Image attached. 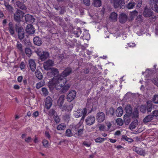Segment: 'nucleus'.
I'll use <instances>...</instances> for the list:
<instances>
[{"label": "nucleus", "mask_w": 158, "mask_h": 158, "mask_svg": "<svg viewBox=\"0 0 158 158\" xmlns=\"http://www.w3.org/2000/svg\"><path fill=\"white\" fill-rule=\"evenodd\" d=\"M66 82V78H62L61 76H58L52 79L49 81L48 85L50 89L55 88L57 90L61 89V92L65 93L70 87L69 85H65Z\"/></svg>", "instance_id": "nucleus-1"}, {"label": "nucleus", "mask_w": 158, "mask_h": 158, "mask_svg": "<svg viewBox=\"0 0 158 158\" xmlns=\"http://www.w3.org/2000/svg\"><path fill=\"white\" fill-rule=\"evenodd\" d=\"M89 104L88 102H87L86 104V108H84L83 110L79 109L77 110L75 112L74 114V116L75 117L78 118L82 116L81 119H84L87 112V108H89ZM90 108H91V110L90 111V112L94 110V109L93 108L91 105H90Z\"/></svg>", "instance_id": "nucleus-2"}, {"label": "nucleus", "mask_w": 158, "mask_h": 158, "mask_svg": "<svg viewBox=\"0 0 158 158\" xmlns=\"http://www.w3.org/2000/svg\"><path fill=\"white\" fill-rule=\"evenodd\" d=\"M35 52L39 56V59L41 61H45L49 56V53L41 48H37Z\"/></svg>", "instance_id": "nucleus-3"}, {"label": "nucleus", "mask_w": 158, "mask_h": 158, "mask_svg": "<svg viewBox=\"0 0 158 158\" xmlns=\"http://www.w3.org/2000/svg\"><path fill=\"white\" fill-rule=\"evenodd\" d=\"M72 131L75 135L81 136L84 131V127L82 124L79 123L72 128Z\"/></svg>", "instance_id": "nucleus-4"}, {"label": "nucleus", "mask_w": 158, "mask_h": 158, "mask_svg": "<svg viewBox=\"0 0 158 158\" xmlns=\"http://www.w3.org/2000/svg\"><path fill=\"white\" fill-rule=\"evenodd\" d=\"M15 31L18 33L19 39L20 40L23 39L24 37V31L23 27L19 24H16Z\"/></svg>", "instance_id": "nucleus-5"}, {"label": "nucleus", "mask_w": 158, "mask_h": 158, "mask_svg": "<svg viewBox=\"0 0 158 158\" xmlns=\"http://www.w3.org/2000/svg\"><path fill=\"white\" fill-rule=\"evenodd\" d=\"M24 15V13L22 11L18 10L14 14V20L17 22L20 23Z\"/></svg>", "instance_id": "nucleus-6"}, {"label": "nucleus", "mask_w": 158, "mask_h": 158, "mask_svg": "<svg viewBox=\"0 0 158 158\" xmlns=\"http://www.w3.org/2000/svg\"><path fill=\"white\" fill-rule=\"evenodd\" d=\"M152 105L151 103H148L147 106L141 105L139 108L140 111L143 113H145L147 110L148 113L151 112L152 109Z\"/></svg>", "instance_id": "nucleus-7"}, {"label": "nucleus", "mask_w": 158, "mask_h": 158, "mask_svg": "<svg viewBox=\"0 0 158 158\" xmlns=\"http://www.w3.org/2000/svg\"><path fill=\"white\" fill-rule=\"evenodd\" d=\"M113 4L115 8H120L123 9L125 6L124 0H113Z\"/></svg>", "instance_id": "nucleus-8"}, {"label": "nucleus", "mask_w": 158, "mask_h": 158, "mask_svg": "<svg viewBox=\"0 0 158 158\" xmlns=\"http://www.w3.org/2000/svg\"><path fill=\"white\" fill-rule=\"evenodd\" d=\"M76 92L74 90L70 91L67 95V99L69 102L73 101L76 97Z\"/></svg>", "instance_id": "nucleus-9"}, {"label": "nucleus", "mask_w": 158, "mask_h": 158, "mask_svg": "<svg viewBox=\"0 0 158 158\" xmlns=\"http://www.w3.org/2000/svg\"><path fill=\"white\" fill-rule=\"evenodd\" d=\"M53 61L51 60H48L44 64V69L46 70H48L51 69V67L54 64Z\"/></svg>", "instance_id": "nucleus-10"}, {"label": "nucleus", "mask_w": 158, "mask_h": 158, "mask_svg": "<svg viewBox=\"0 0 158 158\" xmlns=\"http://www.w3.org/2000/svg\"><path fill=\"white\" fill-rule=\"evenodd\" d=\"M72 70L71 68L67 67L62 73L60 76L62 78H65L67 76L69 75L72 72Z\"/></svg>", "instance_id": "nucleus-11"}, {"label": "nucleus", "mask_w": 158, "mask_h": 158, "mask_svg": "<svg viewBox=\"0 0 158 158\" xmlns=\"http://www.w3.org/2000/svg\"><path fill=\"white\" fill-rule=\"evenodd\" d=\"M52 100L49 96L47 97L45 100V106L47 109H49L52 104Z\"/></svg>", "instance_id": "nucleus-12"}, {"label": "nucleus", "mask_w": 158, "mask_h": 158, "mask_svg": "<svg viewBox=\"0 0 158 158\" xmlns=\"http://www.w3.org/2000/svg\"><path fill=\"white\" fill-rule=\"evenodd\" d=\"M8 30L11 35H13L15 34V26L12 22H10L8 24Z\"/></svg>", "instance_id": "nucleus-13"}, {"label": "nucleus", "mask_w": 158, "mask_h": 158, "mask_svg": "<svg viewBox=\"0 0 158 158\" xmlns=\"http://www.w3.org/2000/svg\"><path fill=\"white\" fill-rule=\"evenodd\" d=\"M50 69V72L48 73L49 76H51V77H54L60 75H59V72L58 69L54 68H52Z\"/></svg>", "instance_id": "nucleus-14"}, {"label": "nucleus", "mask_w": 158, "mask_h": 158, "mask_svg": "<svg viewBox=\"0 0 158 158\" xmlns=\"http://www.w3.org/2000/svg\"><path fill=\"white\" fill-rule=\"evenodd\" d=\"M26 31L29 34H33L35 30V29L32 24H28L27 26Z\"/></svg>", "instance_id": "nucleus-15"}, {"label": "nucleus", "mask_w": 158, "mask_h": 158, "mask_svg": "<svg viewBox=\"0 0 158 158\" xmlns=\"http://www.w3.org/2000/svg\"><path fill=\"white\" fill-rule=\"evenodd\" d=\"M97 120L99 123L103 122L105 118V115L103 112H99L97 114L96 117Z\"/></svg>", "instance_id": "nucleus-16"}, {"label": "nucleus", "mask_w": 158, "mask_h": 158, "mask_svg": "<svg viewBox=\"0 0 158 158\" xmlns=\"http://www.w3.org/2000/svg\"><path fill=\"white\" fill-rule=\"evenodd\" d=\"M133 150L137 154L140 156H144L145 155V151L142 148L134 146L133 148Z\"/></svg>", "instance_id": "nucleus-17"}, {"label": "nucleus", "mask_w": 158, "mask_h": 158, "mask_svg": "<svg viewBox=\"0 0 158 158\" xmlns=\"http://www.w3.org/2000/svg\"><path fill=\"white\" fill-rule=\"evenodd\" d=\"M127 15L124 13L120 14L119 17V22L121 23H125L127 21Z\"/></svg>", "instance_id": "nucleus-18"}, {"label": "nucleus", "mask_w": 158, "mask_h": 158, "mask_svg": "<svg viewBox=\"0 0 158 158\" xmlns=\"http://www.w3.org/2000/svg\"><path fill=\"white\" fill-rule=\"evenodd\" d=\"M95 118L94 116H88L85 120V122L87 125L90 126L93 124L95 122Z\"/></svg>", "instance_id": "nucleus-19"}, {"label": "nucleus", "mask_w": 158, "mask_h": 158, "mask_svg": "<svg viewBox=\"0 0 158 158\" xmlns=\"http://www.w3.org/2000/svg\"><path fill=\"white\" fill-rule=\"evenodd\" d=\"M65 96L64 95H61L57 101L58 105L60 108L62 109L63 104Z\"/></svg>", "instance_id": "nucleus-20"}, {"label": "nucleus", "mask_w": 158, "mask_h": 158, "mask_svg": "<svg viewBox=\"0 0 158 158\" xmlns=\"http://www.w3.org/2000/svg\"><path fill=\"white\" fill-rule=\"evenodd\" d=\"M150 2L152 6L154 5L153 10L158 12V0H150Z\"/></svg>", "instance_id": "nucleus-21"}, {"label": "nucleus", "mask_w": 158, "mask_h": 158, "mask_svg": "<svg viewBox=\"0 0 158 158\" xmlns=\"http://www.w3.org/2000/svg\"><path fill=\"white\" fill-rule=\"evenodd\" d=\"M30 68L32 71H34L36 69V64L34 60L30 59L29 60Z\"/></svg>", "instance_id": "nucleus-22"}, {"label": "nucleus", "mask_w": 158, "mask_h": 158, "mask_svg": "<svg viewBox=\"0 0 158 158\" xmlns=\"http://www.w3.org/2000/svg\"><path fill=\"white\" fill-rule=\"evenodd\" d=\"M152 12L150 9L145 8L143 12V15L145 17H150L152 15Z\"/></svg>", "instance_id": "nucleus-23"}, {"label": "nucleus", "mask_w": 158, "mask_h": 158, "mask_svg": "<svg viewBox=\"0 0 158 158\" xmlns=\"http://www.w3.org/2000/svg\"><path fill=\"white\" fill-rule=\"evenodd\" d=\"M25 21L27 22L33 23L35 21V19L33 16L30 15H26L25 16Z\"/></svg>", "instance_id": "nucleus-24"}, {"label": "nucleus", "mask_w": 158, "mask_h": 158, "mask_svg": "<svg viewBox=\"0 0 158 158\" xmlns=\"http://www.w3.org/2000/svg\"><path fill=\"white\" fill-rule=\"evenodd\" d=\"M33 42L34 44L38 46H40L42 43L41 38L38 36L34 38Z\"/></svg>", "instance_id": "nucleus-25"}, {"label": "nucleus", "mask_w": 158, "mask_h": 158, "mask_svg": "<svg viewBox=\"0 0 158 158\" xmlns=\"http://www.w3.org/2000/svg\"><path fill=\"white\" fill-rule=\"evenodd\" d=\"M15 4L18 7L22 10H25L27 9L25 5L19 1H17L16 2Z\"/></svg>", "instance_id": "nucleus-26"}, {"label": "nucleus", "mask_w": 158, "mask_h": 158, "mask_svg": "<svg viewBox=\"0 0 158 158\" xmlns=\"http://www.w3.org/2000/svg\"><path fill=\"white\" fill-rule=\"evenodd\" d=\"M110 18L111 21L115 22L117 19V14L115 12H113L111 13Z\"/></svg>", "instance_id": "nucleus-27"}, {"label": "nucleus", "mask_w": 158, "mask_h": 158, "mask_svg": "<svg viewBox=\"0 0 158 158\" xmlns=\"http://www.w3.org/2000/svg\"><path fill=\"white\" fill-rule=\"evenodd\" d=\"M123 111L122 108L120 106L118 107L116 111V114L117 117H121L123 114Z\"/></svg>", "instance_id": "nucleus-28"}, {"label": "nucleus", "mask_w": 158, "mask_h": 158, "mask_svg": "<svg viewBox=\"0 0 158 158\" xmlns=\"http://www.w3.org/2000/svg\"><path fill=\"white\" fill-rule=\"evenodd\" d=\"M126 112L129 115H131L132 114V109L130 105H127L125 107Z\"/></svg>", "instance_id": "nucleus-29"}, {"label": "nucleus", "mask_w": 158, "mask_h": 158, "mask_svg": "<svg viewBox=\"0 0 158 158\" xmlns=\"http://www.w3.org/2000/svg\"><path fill=\"white\" fill-rule=\"evenodd\" d=\"M153 119V116L152 115H149L145 117L143 120V121L144 123H148L151 121Z\"/></svg>", "instance_id": "nucleus-30"}, {"label": "nucleus", "mask_w": 158, "mask_h": 158, "mask_svg": "<svg viewBox=\"0 0 158 158\" xmlns=\"http://www.w3.org/2000/svg\"><path fill=\"white\" fill-rule=\"evenodd\" d=\"M138 121L137 120L133 121L130 125L129 128L130 129H134L138 125Z\"/></svg>", "instance_id": "nucleus-31"}, {"label": "nucleus", "mask_w": 158, "mask_h": 158, "mask_svg": "<svg viewBox=\"0 0 158 158\" xmlns=\"http://www.w3.org/2000/svg\"><path fill=\"white\" fill-rule=\"evenodd\" d=\"M73 33L77 37H79L82 33V31L79 27H78L76 30L73 31Z\"/></svg>", "instance_id": "nucleus-32"}, {"label": "nucleus", "mask_w": 158, "mask_h": 158, "mask_svg": "<svg viewBox=\"0 0 158 158\" xmlns=\"http://www.w3.org/2000/svg\"><path fill=\"white\" fill-rule=\"evenodd\" d=\"M35 75L37 78L39 80H41L43 78V75L41 72L38 70L35 71Z\"/></svg>", "instance_id": "nucleus-33"}, {"label": "nucleus", "mask_w": 158, "mask_h": 158, "mask_svg": "<svg viewBox=\"0 0 158 158\" xmlns=\"http://www.w3.org/2000/svg\"><path fill=\"white\" fill-rule=\"evenodd\" d=\"M66 126V125L65 124L62 123L57 126V130L59 131L63 130L65 129Z\"/></svg>", "instance_id": "nucleus-34"}, {"label": "nucleus", "mask_w": 158, "mask_h": 158, "mask_svg": "<svg viewBox=\"0 0 158 158\" xmlns=\"http://www.w3.org/2000/svg\"><path fill=\"white\" fill-rule=\"evenodd\" d=\"M94 6L96 7H99L101 5V1L100 0H94Z\"/></svg>", "instance_id": "nucleus-35"}, {"label": "nucleus", "mask_w": 158, "mask_h": 158, "mask_svg": "<svg viewBox=\"0 0 158 158\" xmlns=\"http://www.w3.org/2000/svg\"><path fill=\"white\" fill-rule=\"evenodd\" d=\"M121 139L122 140H126L129 142H131L133 141L132 139L128 138L127 136L125 135H123Z\"/></svg>", "instance_id": "nucleus-36"}, {"label": "nucleus", "mask_w": 158, "mask_h": 158, "mask_svg": "<svg viewBox=\"0 0 158 158\" xmlns=\"http://www.w3.org/2000/svg\"><path fill=\"white\" fill-rule=\"evenodd\" d=\"M72 129H68L66 130L65 133V135L68 137H71L73 135V133L72 131Z\"/></svg>", "instance_id": "nucleus-37"}, {"label": "nucleus", "mask_w": 158, "mask_h": 158, "mask_svg": "<svg viewBox=\"0 0 158 158\" xmlns=\"http://www.w3.org/2000/svg\"><path fill=\"white\" fill-rule=\"evenodd\" d=\"M16 48L18 49L21 52H22L23 51L22 45L18 41H17V43Z\"/></svg>", "instance_id": "nucleus-38"}, {"label": "nucleus", "mask_w": 158, "mask_h": 158, "mask_svg": "<svg viewBox=\"0 0 158 158\" xmlns=\"http://www.w3.org/2000/svg\"><path fill=\"white\" fill-rule=\"evenodd\" d=\"M73 108V106L72 105H69L67 106H64L62 107V110H65L68 111L71 110Z\"/></svg>", "instance_id": "nucleus-39"}, {"label": "nucleus", "mask_w": 158, "mask_h": 158, "mask_svg": "<svg viewBox=\"0 0 158 158\" xmlns=\"http://www.w3.org/2000/svg\"><path fill=\"white\" fill-rule=\"evenodd\" d=\"M123 119L124 122L126 124H128L130 121L129 117L127 115L125 114L124 116Z\"/></svg>", "instance_id": "nucleus-40"}, {"label": "nucleus", "mask_w": 158, "mask_h": 158, "mask_svg": "<svg viewBox=\"0 0 158 158\" xmlns=\"http://www.w3.org/2000/svg\"><path fill=\"white\" fill-rule=\"evenodd\" d=\"M43 146L45 148H48L50 146L49 143L46 139H43L42 141Z\"/></svg>", "instance_id": "nucleus-41"}, {"label": "nucleus", "mask_w": 158, "mask_h": 158, "mask_svg": "<svg viewBox=\"0 0 158 158\" xmlns=\"http://www.w3.org/2000/svg\"><path fill=\"white\" fill-rule=\"evenodd\" d=\"M132 114V118H136L138 117L139 116V112L137 109H135L134 111Z\"/></svg>", "instance_id": "nucleus-42"}, {"label": "nucleus", "mask_w": 158, "mask_h": 158, "mask_svg": "<svg viewBox=\"0 0 158 158\" xmlns=\"http://www.w3.org/2000/svg\"><path fill=\"white\" fill-rule=\"evenodd\" d=\"M106 139V138L98 137L95 139L94 140L96 143H101L103 142Z\"/></svg>", "instance_id": "nucleus-43"}, {"label": "nucleus", "mask_w": 158, "mask_h": 158, "mask_svg": "<svg viewBox=\"0 0 158 158\" xmlns=\"http://www.w3.org/2000/svg\"><path fill=\"white\" fill-rule=\"evenodd\" d=\"M135 3L134 2H129L126 6V7L129 9H132L135 6Z\"/></svg>", "instance_id": "nucleus-44"}, {"label": "nucleus", "mask_w": 158, "mask_h": 158, "mask_svg": "<svg viewBox=\"0 0 158 158\" xmlns=\"http://www.w3.org/2000/svg\"><path fill=\"white\" fill-rule=\"evenodd\" d=\"M4 5L6 7V9L9 11H11L13 9L12 7L10 5L8 2H5Z\"/></svg>", "instance_id": "nucleus-45"}, {"label": "nucleus", "mask_w": 158, "mask_h": 158, "mask_svg": "<svg viewBox=\"0 0 158 158\" xmlns=\"http://www.w3.org/2000/svg\"><path fill=\"white\" fill-rule=\"evenodd\" d=\"M45 84V82L44 81H40L38 83H37L36 84V88L37 89H39L41 87L43 86Z\"/></svg>", "instance_id": "nucleus-46"}, {"label": "nucleus", "mask_w": 158, "mask_h": 158, "mask_svg": "<svg viewBox=\"0 0 158 158\" xmlns=\"http://www.w3.org/2000/svg\"><path fill=\"white\" fill-rule=\"evenodd\" d=\"M25 52L27 56L28 57L30 56L31 55V51L29 48H26L25 49Z\"/></svg>", "instance_id": "nucleus-47"}, {"label": "nucleus", "mask_w": 158, "mask_h": 158, "mask_svg": "<svg viewBox=\"0 0 158 158\" xmlns=\"http://www.w3.org/2000/svg\"><path fill=\"white\" fill-rule=\"evenodd\" d=\"M42 91L44 96H47L48 95V89L46 88L45 87L42 88Z\"/></svg>", "instance_id": "nucleus-48"}, {"label": "nucleus", "mask_w": 158, "mask_h": 158, "mask_svg": "<svg viewBox=\"0 0 158 158\" xmlns=\"http://www.w3.org/2000/svg\"><path fill=\"white\" fill-rule=\"evenodd\" d=\"M117 124L119 126H122L123 124V120L121 118H118L116 120Z\"/></svg>", "instance_id": "nucleus-49"}, {"label": "nucleus", "mask_w": 158, "mask_h": 158, "mask_svg": "<svg viewBox=\"0 0 158 158\" xmlns=\"http://www.w3.org/2000/svg\"><path fill=\"white\" fill-rule=\"evenodd\" d=\"M152 101L155 104H158V95H155L152 99Z\"/></svg>", "instance_id": "nucleus-50"}, {"label": "nucleus", "mask_w": 158, "mask_h": 158, "mask_svg": "<svg viewBox=\"0 0 158 158\" xmlns=\"http://www.w3.org/2000/svg\"><path fill=\"white\" fill-rule=\"evenodd\" d=\"M84 4L87 6L90 5V0H82Z\"/></svg>", "instance_id": "nucleus-51"}, {"label": "nucleus", "mask_w": 158, "mask_h": 158, "mask_svg": "<svg viewBox=\"0 0 158 158\" xmlns=\"http://www.w3.org/2000/svg\"><path fill=\"white\" fill-rule=\"evenodd\" d=\"M153 118L154 116L157 117L158 116V110H156L152 112V114Z\"/></svg>", "instance_id": "nucleus-52"}, {"label": "nucleus", "mask_w": 158, "mask_h": 158, "mask_svg": "<svg viewBox=\"0 0 158 158\" xmlns=\"http://www.w3.org/2000/svg\"><path fill=\"white\" fill-rule=\"evenodd\" d=\"M53 118L54 120L56 123H58L60 122V119L59 117L57 115L54 116Z\"/></svg>", "instance_id": "nucleus-53"}, {"label": "nucleus", "mask_w": 158, "mask_h": 158, "mask_svg": "<svg viewBox=\"0 0 158 158\" xmlns=\"http://www.w3.org/2000/svg\"><path fill=\"white\" fill-rule=\"evenodd\" d=\"M45 136L47 137L48 139H50L51 136L48 131H46L45 132Z\"/></svg>", "instance_id": "nucleus-54"}, {"label": "nucleus", "mask_w": 158, "mask_h": 158, "mask_svg": "<svg viewBox=\"0 0 158 158\" xmlns=\"http://www.w3.org/2000/svg\"><path fill=\"white\" fill-rule=\"evenodd\" d=\"M39 113L38 111L37 110L34 112L33 114H32V116L33 117H34L35 118H36L38 116H39Z\"/></svg>", "instance_id": "nucleus-55"}, {"label": "nucleus", "mask_w": 158, "mask_h": 158, "mask_svg": "<svg viewBox=\"0 0 158 158\" xmlns=\"http://www.w3.org/2000/svg\"><path fill=\"white\" fill-rule=\"evenodd\" d=\"M55 111L53 109L50 110L49 112V115L50 116H52L54 115L55 113Z\"/></svg>", "instance_id": "nucleus-56"}, {"label": "nucleus", "mask_w": 158, "mask_h": 158, "mask_svg": "<svg viewBox=\"0 0 158 158\" xmlns=\"http://www.w3.org/2000/svg\"><path fill=\"white\" fill-rule=\"evenodd\" d=\"M105 123L106 126L108 127V129L109 130L111 126L112 125V124L109 121H107Z\"/></svg>", "instance_id": "nucleus-57"}, {"label": "nucleus", "mask_w": 158, "mask_h": 158, "mask_svg": "<svg viewBox=\"0 0 158 158\" xmlns=\"http://www.w3.org/2000/svg\"><path fill=\"white\" fill-rule=\"evenodd\" d=\"M25 66V65L24 62L22 61L20 65V68L21 70H23L24 69Z\"/></svg>", "instance_id": "nucleus-58"}, {"label": "nucleus", "mask_w": 158, "mask_h": 158, "mask_svg": "<svg viewBox=\"0 0 158 158\" xmlns=\"http://www.w3.org/2000/svg\"><path fill=\"white\" fill-rule=\"evenodd\" d=\"M99 129L100 131H104L105 130V126L104 125H101L99 126Z\"/></svg>", "instance_id": "nucleus-59"}, {"label": "nucleus", "mask_w": 158, "mask_h": 158, "mask_svg": "<svg viewBox=\"0 0 158 158\" xmlns=\"http://www.w3.org/2000/svg\"><path fill=\"white\" fill-rule=\"evenodd\" d=\"M82 144L87 147H89L91 146V143H88L87 142L85 141L83 142Z\"/></svg>", "instance_id": "nucleus-60"}, {"label": "nucleus", "mask_w": 158, "mask_h": 158, "mask_svg": "<svg viewBox=\"0 0 158 158\" xmlns=\"http://www.w3.org/2000/svg\"><path fill=\"white\" fill-rule=\"evenodd\" d=\"M138 12L137 11L135 10L131 13V15L132 16H135L137 15Z\"/></svg>", "instance_id": "nucleus-61"}, {"label": "nucleus", "mask_w": 158, "mask_h": 158, "mask_svg": "<svg viewBox=\"0 0 158 158\" xmlns=\"http://www.w3.org/2000/svg\"><path fill=\"white\" fill-rule=\"evenodd\" d=\"M23 77L22 76H20L18 77L17 78V81L19 83H20L22 81Z\"/></svg>", "instance_id": "nucleus-62"}, {"label": "nucleus", "mask_w": 158, "mask_h": 158, "mask_svg": "<svg viewBox=\"0 0 158 158\" xmlns=\"http://www.w3.org/2000/svg\"><path fill=\"white\" fill-rule=\"evenodd\" d=\"M31 137H28L27 138L25 139V141L27 143H29L30 141L31 140Z\"/></svg>", "instance_id": "nucleus-63"}, {"label": "nucleus", "mask_w": 158, "mask_h": 158, "mask_svg": "<svg viewBox=\"0 0 158 158\" xmlns=\"http://www.w3.org/2000/svg\"><path fill=\"white\" fill-rule=\"evenodd\" d=\"M14 88L15 89H20V86L17 85H15L14 86Z\"/></svg>", "instance_id": "nucleus-64"}]
</instances>
